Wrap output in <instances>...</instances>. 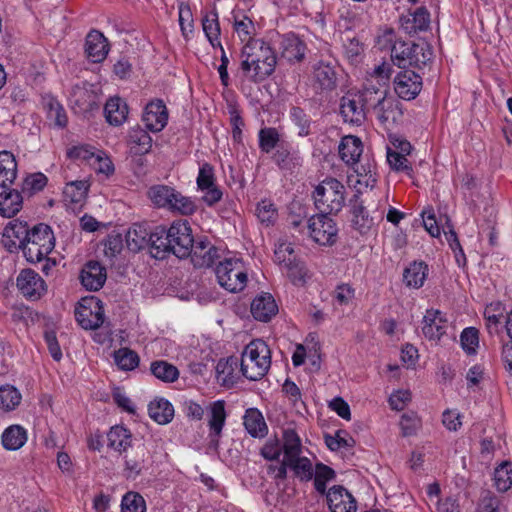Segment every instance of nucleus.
Segmentation results:
<instances>
[{"label":"nucleus","instance_id":"obj_8","mask_svg":"<svg viewBox=\"0 0 512 512\" xmlns=\"http://www.w3.org/2000/svg\"><path fill=\"white\" fill-rule=\"evenodd\" d=\"M130 448L129 451H125L124 474L127 479H136L143 470L147 469L150 452L145 443L141 441L134 442Z\"/></svg>","mask_w":512,"mask_h":512},{"label":"nucleus","instance_id":"obj_21","mask_svg":"<svg viewBox=\"0 0 512 512\" xmlns=\"http://www.w3.org/2000/svg\"><path fill=\"white\" fill-rule=\"evenodd\" d=\"M191 261L195 267H210L219 258L218 249L208 240H200L195 242L192 247Z\"/></svg>","mask_w":512,"mask_h":512},{"label":"nucleus","instance_id":"obj_36","mask_svg":"<svg viewBox=\"0 0 512 512\" xmlns=\"http://www.w3.org/2000/svg\"><path fill=\"white\" fill-rule=\"evenodd\" d=\"M361 100L367 110L375 109L386 97L387 89L384 85H374L370 80L359 93Z\"/></svg>","mask_w":512,"mask_h":512},{"label":"nucleus","instance_id":"obj_3","mask_svg":"<svg viewBox=\"0 0 512 512\" xmlns=\"http://www.w3.org/2000/svg\"><path fill=\"white\" fill-rule=\"evenodd\" d=\"M313 199L319 212L337 214L345 203V187L335 178L325 179L315 187Z\"/></svg>","mask_w":512,"mask_h":512},{"label":"nucleus","instance_id":"obj_42","mask_svg":"<svg viewBox=\"0 0 512 512\" xmlns=\"http://www.w3.org/2000/svg\"><path fill=\"white\" fill-rule=\"evenodd\" d=\"M202 26L205 36L212 47H221V42L219 40L220 25L218 21V13L215 10L203 17Z\"/></svg>","mask_w":512,"mask_h":512},{"label":"nucleus","instance_id":"obj_37","mask_svg":"<svg viewBox=\"0 0 512 512\" xmlns=\"http://www.w3.org/2000/svg\"><path fill=\"white\" fill-rule=\"evenodd\" d=\"M148 413L155 422L164 425L172 421L174 408L168 400L160 398L150 402Z\"/></svg>","mask_w":512,"mask_h":512},{"label":"nucleus","instance_id":"obj_5","mask_svg":"<svg viewBox=\"0 0 512 512\" xmlns=\"http://www.w3.org/2000/svg\"><path fill=\"white\" fill-rule=\"evenodd\" d=\"M215 274L221 287L229 292L242 291L247 284V272L239 258H226L216 266Z\"/></svg>","mask_w":512,"mask_h":512},{"label":"nucleus","instance_id":"obj_24","mask_svg":"<svg viewBox=\"0 0 512 512\" xmlns=\"http://www.w3.org/2000/svg\"><path fill=\"white\" fill-rule=\"evenodd\" d=\"M151 254L158 259L165 258L171 252L170 227L157 226L151 230L148 245Z\"/></svg>","mask_w":512,"mask_h":512},{"label":"nucleus","instance_id":"obj_18","mask_svg":"<svg viewBox=\"0 0 512 512\" xmlns=\"http://www.w3.org/2000/svg\"><path fill=\"white\" fill-rule=\"evenodd\" d=\"M306 45L295 34L288 33L282 35L279 40V52L281 58L288 62H300L305 56Z\"/></svg>","mask_w":512,"mask_h":512},{"label":"nucleus","instance_id":"obj_25","mask_svg":"<svg viewBox=\"0 0 512 512\" xmlns=\"http://www.w3.org/2000/svg\"><path fill=\"white\" fill-rule=\"evenodd\" d=\"M278 312V306L273 296L269 293H263L257 296L251 303V313L253 317L262 322L269 321Z\"/></svg>","mask_w":512,"mask_h":512},{"label":"nucleus","instance_id":"obj_12","mask_svg":"<svg viewBox=\"0 0 512 512\" xmlns=\"http://www.w3.org/2000/svg\"><path fill=\"white\" fill-rule=\"evenodd\" d=\"M338 84L337 67L331 62L319 61L313 68V85L322 92L336 89Z\"/></svg>","mask_w":512,"mask_h":512},{"label":"nucleus","instance_id":"obj_31","mask_svg":"<svg viewBox=\"0 0 512 512\" xmlns=\"http://www.w3.org/2000/svg\"><path fill=\"white\" fill-rule=\"evenodd\" d=\"M18 165L14 154L10 151H0V187L11 186L17 178Z\"/></svg>","mask_w":512,"mask_h":512},{"label":"nucleus","instance_id":"obj_58","mask_svg":"<svg viewBox=\"0 0 512 512\" xmlns=\"http://www.w3.org/2000/svg\"><path fill=\"white\" fill-rule=\"evenodd\" d=\"M167 210L181 215H191L196 211V205L191 198L176 191Z\"/></svg>","mask_w":512,"mask_h":512},{"label":"nucleus","instance_id":"obj_7","mask_svg":"<svg viewBox=\"0 0 512 512\" xmlns=\"http://www.w3.org/2000/svg\"><path fill=\"white\" fill-rule=\"evenodd\" d=\"M170 242L172 254L180 259L189 257L195 242L186 220L174 221L170 225Z\"/></svg>","mask_w":512,"mask_h":512},{"label":"nucleus","instance_id":"obj_52","mask_svg":"<svg viewBox=\"0 0 512 512\" xmlns=\"http://www.w3.org/2000/svg\"><path fill=\"white\" fill-rule=\"evenodd\" d=\"M114 360L121 370H134L139 365L138 354L129 348H120L114 353Z\"/></svg>","mask_w":512,"mask_h":512},{"label":"nucleus","instance_id":"obj_28","mask_svg":"<svg viewBox=\"0 0 512 512\" xmlns=\"http://www.w3.org/2000/svg\"><path fill=\"white\" fill-rule=\"evenodd\" d=\"M27 430L18 424L8 426L1 435V444L7 451H17L27 442Z\"/></svg>","mask_w":512,"mask_h":512},{"label":"nucleus","instance_id":"obj_63","mask_svg":"<svg viewBox=\"0 0 512 512\" xmlns=\"http://www.w3.org/2000/svg\"><path fill=\"white\" fill-rule=\"evenodd\" d=\"M275 262L283 267L284 265H290L291 261L297 257L293 245L290 242L283 241L279 242L274 251Z\"/></svg>","mask_w":512,"mask_h":512},{"label":"nucleus","instance_id":"obj_53","mask_svg":"<svg viewBox=\"0 0 512 512\" xmlns=\"http://www.w3.org/2000/svg\"><path fill=\"white\" fill-rule=\"evenodd\" d=\"M352 223L361 234H366L374 224L373 217H370L365 207L361 204L352 208Z\"/></svg>","mask_w":512,"mask_h":512},{"label":"nucleus","instance_id":"obj_27","mask_svg":"<svg viewBox=\"0 0 512 512\" xmlns=\"http://www.w3.org/2000/svg\"><path fill=\"white\" fill-rule=\"evenodd\" d=\"M363 153V143L357 136L347 135L339 144V155L349 166L357 165Z\"/></svg>","mask_w":512,"mask_h":512},{"label":"nucleus","instance_id":"obj_54","mask_svg":"<svg viewBox=\"0 0 512 512\" xmlns=\"http://www.w3.org/2000/svg\"><path fill=\"white\" fill-rule=\"evenodd\" d=\"M387 162L390 168L396 172H403L408 176H412L413 168L406 156L401 152H397L392 148H387Z\"/></svg>","mask_w":512,"mask_h":512},{"label":"nucleus","instance_id":"obj_13","mask_svg":"<svg viewBox=\"0 0 512 512\" xmlns=\"http://www.w3.org/2000/svg\"><path fill=\"white\" fill-rule=\"evenodd\" d=\"M331 512H356L357 502L352 494L341 485L332 486L325 494Z\"/></svg>","mask_w":512,"mask_h":512},{"label":"nucleus","instance_id":"obj_17","mask_svg":"<svg viewBox=\"0 0 512 512\" xmlns=\"http://www.w3.org/2000/svg\"><path fill=\"white\" fill-rule=\"evenodd\" d=\"M106 279V269L98 261H88L80 272L81 284L89 291L100 290Z\"/></svg>","mask_w":512,"mask_h":512},{"label":"nucleus","instance_id":"obj_57","mask_svg":"<svg viewBox=\"0 0 512 512\" xmlns=\"http://www.w3.org/2000/svg\"><path fill=\"white\" fill-rule=\"evenodd\" d=\"M238 365L237 358L230 357L226 360H219L216 366V373L218 381L224 385L232 384L234 382V370Z\"/></svg>","mask_w":512,"mask_h":512},{"label":"nucleus","instance_id":"obj_10","mask_svg":"<svg viewBox=\"0 0 512 512\" xmlns=\"http://www.w3.org/2000/svg\"><path fill=\"white\" fill-rule=\"evenodd\" d=\"M394 90L404 100L415 99L422 90V77L409 68L402 69L394 78Z\"/></svg>","mask_w":512,"mask_h":512},{"label":"nucleus","instance_id":"obj_51","mask_svg":"<svg viewBox=\"0 0 512 512\" xmlns=\"http://www.w3.org/2000/svg\"><path fill=\"white\" fill-rule=\"evenodd\" d=\"M20 392L13 386L0 387V409L5 412L14 410L21 402Z\"/></svg>","mask_w":512,"mask_h":512},{"label":"nucleus","instance_id":"obj_11","mask_svg":"<svg viewBox=\"0 0 512 512\" xmlns=\"http://www.w3.org/2000/svg\"><path fill=\"white\" fill-rule=\"evenodd\" d=\"M29 231L27 223L12 221L4 228L1 243L10 252L18 249L24 252Z\"/></svg>","mask_w":512,"mask_h":512},{"label":"nucleus","instance_id":"obj_39","mask_svg":"<svg viewBox=\"0 0 512 512\" xmlns=\"http://www.w3.org/2000/svg\"><path fill=\"white\" fill-rule=\"evenodd\" d=\"M175 192L176 190L170 186L158 184L148 189L147 196L156 207L168 209Z\"/></svg>","mask_w":512,"mask_h":512},{"label":"nucleus","instance_id":"obj_41","mask_svg":"<svg viewBox=\"0 0 512 512\" xmlns=\"http://www.w3.org/2000/svg\"><path fill=\"white\" fill-rule=\"evenodd\" d=\"M48 178L41 172L27 174L21 182L20 192L27 197H31L42 191L47 185Z\"/></svg>","mask_w":512,"mask_h":512},{"label":"nucleus","instance_id":"obj_32","mask_svg":"<svg viewBox=\"0 0 512 512\" xmlns=\"http://www.w3.org/2000/svg\"><path fill=\"white\" fill-rule=\"evenodd\" d=\"M151 230L146 223H134L126 233V243L131 251L137 252L150 242Z\"/></svg>","mask_w":512,"mask_h":512},{"label":"nucleus","instance_id":"obj_47","mask_svg":"<svg viewBox=\"0 0 512 512\" xmlns=\"http://www.w3.org/2000/svg\"><path fill=\"white\" fill-rule=\"evenodd\" d=\"M233 28L242 42L247 43L252 40H257V38H254L256 34L255 25L246 15H242L241 17L235 15Z\"/></svg>","mask_w":512,"mask_h":512},{"label":"nucleus","instance_id":"obj_4","mask_svg":"<svg viewBox=\"0 0 512 512\" xmlns=\"http://www.w3.org/2000/svg\"><path fill=\"white\" fill-rule=\"evenodd\" d=\"M54 247L55 237L51 227L40 223L29 231L24 247V256L28 262H41L52 252Z\"/></svg>","mask_w":512,"mask_h":512},{"label":"nucleus","instance_id":"obj_64","mask_svg":"<svg viewBox=\"0 0 512 512\" xmlns=\"http://www.w3.org/2000/svg\"><path fill=\"white\" fill-rule=\"evenodd\" d=\"M432 58V51L427 44H414L411 54V67L421 69Z\"/></svg>","mask_w":512,"mask_h":512},{"label":"nucleus","instance_id":"obj_2","mask_svg":"<svg viewBox=\"0 0 512 512\" xmlns=\"http://www.w3.org/2000/svg\"><path fill=\"white\" fill-rule=\"evenodd\" d=\"M271 365V352L265 341L255 339L244 349L240 369L249 380H259L266 375Z\"/></svg>","mask_w":512,"mask_h":512},{"label":"nucleus","instance_id":"obj_48","mask_svg":"<svg viewBox=\"0 0 512 512\" xmlns=\"http://www.w3.org/2000/svg\"><path fill=\"white\" fill-rule=\"evenodd\" d=\"M150 370L156 378L163 382H174L179 377L177 367L163 360L153 362Z\"/></svg>","mask_w":512,"mask_h":512},{"label":"nucleus","instance_id":"obj_6","mask_svg":"<svg viewBox=\"0 0 512 512\" xmlns=\"http://www.w3.org/2000/svg\"><path fill=\"white\" fill-rule=\"evenodd\" d=\"M329 215L319 212L308 220L310 236L320 245H333L337 240L338 228Z\"/></svg>","mask_w":512,"mask_h":512},{"label":"nucleus","instance_id":"obj_30","mask_svg":"<svg viewBox=\"0 0 512 512\" xmlns=\"http://www.w3.org/2000/svg\"><path fill=\"white\" fill-rule=\"evenodd\" d=\"M283 458L290 461L303 453L302 440L293 428H286L280 440Z\"/></svg>","mask_w":512,"mask_h":512},{"label":"nucleus","instance_id":"obj_45","mask_svg":"<svg viewBox=\"0 0 512 512\" xmlns=\"http://www.w3.org/2000/svg\"><path fill=\"white\" fill-rule=\"evenodd\" d=\"M494 486L499 492H506L512 487V463L504 461L494 470Z\"/></svg>","mask_w":512,"mask_h":512},{"label":"nucleus","instance_id":"obj_19","mask_svg":"<svg viewBox=\"0 0 512 512\" xmlns=\"http://www.w3.org/2000/svg\"><path fill=\"white\" fill-rule=\"evenodd\" d=\"M447 320L440 310L429 309L423 317L422 332L429 340H440L446 333Z\"/></svg>","mask_w":512,"mask_h":512},{"label":"nucleus","instance_id":"obj_34","mask_svg":"<svg viewBox=\"0 0 512 512\" xmlns=\"http://www.w3.org/2000/svg\"><path fill=\"white\" fill-rule=\"evenodd\" d=\"M128 146L131 154L142 156L151 150L152 138L147 131L136 127L129 132Z\"/></svg>","mask_w":512,"mask_h":512},{"label":"nucleus","instance_id":"obj_22","mask_svg":"<svg viewBox=\"0 0 512 512\" xmlns=\"http://www.w3.org/2000/svg\"><path fill=\"white\" fill-rule=\"evenodd\" d=\"M226 416L225 402L223 400H217L210 404L208 420L210 429L209 438L214 446L218 445L222 429L225 425Z\"/></svg>","mask_w":512,"mask_h":512},{"label":"nucleus","instance_id":"obj_1","mask_svg":"<svg viewBox=\"0 0 512 512\" xmlns=\"http://www.w3.org/2000/svg\"><path fill=\"white\" fill-rule=\"evenodd\" d=\"M276 64L274 49L263 39L249 41L241 49L239 71L246 81H264L273 74Z\"/></svg>","mask_w":512,"mask_h":512},{"label":"nucleus","instance_id":"obj_44","mask_svg":"<svg viewBox=\"0 0 512 512\" xmlns=\"http://www.w3.org/2000/svg\"><path fill=\"white\" fill-rule=\"evenodd\" d=\"M352 167L357 174V182L360 185H365L366 187H374L377 182L376 165L374 162L366 159V162L363 163L360 159L357 165Z\"/></svg>","mask_w":512,"mask_h":512},{"label":"nucleus","instance_id":"obj_59","mask_svg":"<svg viewBox=\"0 0 512 512\" xmlns=\"http://www.w3.org/2000/svg\"><path fill=\"white\" fill-rule=\"evenodd\" d=\"M122 512H146L144 498L137 492H127L121 501Z\"/></svg>","mask_w":512,"mask_h":512},{"label":"nucleus","instance_id":"obj_56","mask_svg":"<svg viewBox=\"0 0 512 512\" xmlns=\"http://www.w3.org/2000/svg\"><path fill=\"white\" fill-rule=\"evenodd\" d=\"M290 118L298 128L299 136L305 137L311 133L312 120L302 108L293 106L290 109Z\"/></svg>","mask_w":512,"mask_h":512},{"label":"nucleus","instance_id":"obj_20","mask_svg":"<svg viewBox=\"0 0 512 512\" xmlns=\"http://www.w3.org/2000/svg\"><path fill=\"white\" fill-rule=\"evenodd\" d=\"M85 52L87 58L93 63L102 62L109 52V44L105 36L97 30L90 31L86 36Z\"/></svg>","mask_w":512,"mask_h":512},{"label":"nucleus","instance_id":"obj_29","mask_svg":"<svg viewBox=\"0 0 512 512\" xmlns=\"http://www.w3.org/2000/svg\"><path fill=\"white\" fill-rule=\"evenodd\" d=\"M128 106L120 97H111L104 107V115L107 122L113 126L122 125L128 116Z\"/></svg>","mask_w":512,"mask_h":512},{"label":"nucleus","instance_id":"obj_9","mask_svg":"<svg viewBox=\"0 0 512 512\" xmlns=\"http://www.w3.org/2000/svg\"><path fill=\"white\" fill-rule=\"evenodd\" d=\"M75 317L83 329L94 330L104 322V310L100 300L91 298L84 300L75 310Z\"/></svg>","mask_w":512,"mask_h":512},{"label":"nucleus","instance_id":"obj_35","mask_svg":"<svg viewBox=\"0 0 512 512\" xmlns=\"http://www.w3.org/2000/svg\"><path fill=\"white\" fill-rule=\"evenodd\" d=\"M243 420L245 429L252 437L263 438L267 435L268 427L262 413L258 409H247Z\"/></svg>","mask_w":512,"mask_h":512},{"label":"nucleus","instance_id":"obj_33","mask_svg":"<svg viewBox=\"0 0 512 512\" xmlns=\"http://www.w3.org/2000/svg\"><path fill=\"white\" fill-rule=\"evenodd\" d=\"M108 447L123 453L134 444L132 433L122 425H115L107 433Z\"/></svg>","mask_w":512,"mask_h":512},{"label":"nucleus","instance_id":"obj_16","mask_svg":"<svg viewBox=\"0 0 512 512\" xmlns=\"http://www.w3.org/2000/svg\"><path fill=\"white\" fill-rule=\"evenodd\" d=\"M142 121L152 132L163 130L168 121V112L164 102L158 99L148 103L145 107Z\"/></svg>","mask_w":512,"mask_h":512},{"label":"nucleus","instance_id":"obj_61","mask_svg":"<svg viewBox=\"0 0 512 512\" xmlns=\"http://www.w3.org/2000/svg\"><path fill=\"white\" fill-rule=\"evenodd\" d=\"M396 103L393 97H386L375 109L374 113L378 120L385 124L390 120L395 121Z\"/></svg>","mask_w":512,"mask_h":512},{"label":"nucleus","instance_id":"obj_15","mask_svg":"<svg viewBox=\"0 0 512 512\" xmlns=\"http://www.w3.org/2000/svg\"><path fill=\"white\" fill-rule=\"evenodd\" d=\"M365 110L359 94L348 93L341 98L340 113L345 122L360 125L365 120Z\"/></svg>","mask_w":512,"mask_h":512},{"label":"nucleus","instance_id":"obj_60","mask_svg":"<svg viewBox=\"0 0 512 512\" xmlns=\"http://www.w3.org/2000/svg\"><path fill=\"white\" fill-rule=\"evenodd\" d=\"M484 318L490 333L498 332V326L502 323L503 319L506 320V317L502 314L500 304H490L487 306L484 311Z\"/></svg>","mask_w":512,"mask_h":512},{"label":"nucleus","instance_id":"obj_50","mask_svg":"<svg viewBox=\"0 0 512 512\" xmlns=\"http://www.w3.org/2000/svg\"><path fill=\"white\" fill-rule=\"evenodd\" d=\"M259 148L263 153H270L273 149H277L280 145V135L276 128L265 127L260 129L258 133Z\"/></svg>","mask_w":512,"mask_h":512},{"label":"nucleus","instance_id":"obj_46","mask_svg":"<svg viewBox=\"0 0 512 512\" xmlns=\"http://www.w3.org/2000/svg\"><path fill=\"white\" fill-rule=\"evenodd\" d=\"M44 108L47 112V117L59 127L67 125V115L63 106L54 97H46L43 101Z\"/></svg>","mask_w":512,"mask_h":512},{"label":"nucleus","instance_id":"obj_40","mask_svg":"<svg viewBox=\"0 0 512 512\" xmlns=\"http://www.w3.org/2000/svg\"><path fill=\"white\" fill-rule=\"evenodd\" d=\"M414 44L402 41L395 42L391 49V60L399 69H408L411 67V54Z\"/></svg>","mask_w":512,"mask_h":512},{"label":"nucleus","instance_id":"obj_23","mask_svg":"<svg viewBox=\"0 0 512 512\" xmlns=\"http://www.w3.org/2000/svg\"><path fill=\"white\" fill-rule=\"evenodd\" d=\"M24 195L17 189L3 188L0 192V215L11 218L17 215L23 208Z\"/></svg>","mask_w":512,"mask_h":512},{"label":"nucleus","instance_id":"obj_55","mask_svg":"<svg viewBox=\"0 0 512 512\" xmlns=\"http://www.w3.org/2000/svg\"><path fill=\"white\" fill-rule=\"evenodd\" d=\"M287 464H289V468L301 481L307 482L313 478L314 473L312 463L307 457L299 456L290 460Z\"/></svg>","mask_w":512,"mask_h":512},{"label":"nucleus","instance_id":"obj_43","mask_svg":"<svg viewBox=\"0 0 512 512\" xmlns=\"http://www.w3.org/2000/svg\"><path fill=\"white\" fill-rule=\"evenodd\" d=\"M89 186V183L85 180L67 183L63 190L64 199L72 204L81 203L87 196Z\"/></svg>","mask_w":512,"mask_h":512},{"label":"nucleus","instance_id":"obj_38","mask_svg":"<svg viewBox=\"0 0 512 512\" xmlns=\"http://www.w3.org/2000/svg\"><path fill=\"white\" fill-rule=\"evenodd\" d=\"M428 274V266L424 262H413L404 270L403 281L408 287L420 288Z\"/></svg>","mask_w":512,"mask_h":512},{"label":"nucleus","instance_id":"obj_49","mask_svg":"<svg viewBox=\"0 0 512 512\" xmlns=\"http://www.w3.org/2000/svg\"><path fill=\"white\" fill-rule=\"evenodd\" d=\"M313 476L315 490L319 494L324 495L327 493V482L332 481L336 477V473L331 467L319 462L315 465V474Z\"/></svg>","mask_w":512,"mask_h":512},{"label":"nucleus","instance_id":"obj_14","mask_svg":"<svg viewBox=\"0 0 512 512\" xmlns=\"http://www.w3.org/2000/svg\"><path fill=\"white\" fill-rule=\"evenodd\" d=\"M17 287L29 299H38L45 292V281L31 269L22 270L17 277Z\"/></svg>","mask_w":512,"mask_h":512},{"label":"nucleus","instance_id":"obj_26","mask_svg":"<svg viewBox=\"0 0 512 512\" xmlns=\"http://www.w3.org/2000/svg\"><path fill=\"white\" fill-rule=\"evenodd\" d=\"M402 29L408 34L426 31L430 26V13L425 7L417 8L413 13L400 18Z\"/></svg>","mask_w":512,"mask_h":512},{"label":"nucleus","instance_id":"obj_62","mask_svg":"<svg viewBox=\"0 0 512 512\" xmlns=\"http://www.w3.org/2000/svg\"><path fill=\"white\" fill-rule=\"evenodd\" d=\"M460 342L463 350L470 355L477 352L479 345V332L474 327L465 328L460 335Z\"/></svg>","mask_w":512,"mask_h":512}]
</instances>
